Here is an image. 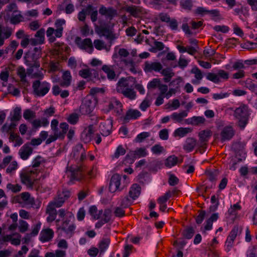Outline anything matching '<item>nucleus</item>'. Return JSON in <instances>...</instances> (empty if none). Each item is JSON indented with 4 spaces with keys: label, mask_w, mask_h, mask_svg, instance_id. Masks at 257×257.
Wrapping results in <instances>:
<instances>
[{
    "label": "nucleus",
    "mask_w": 257,
    "mask_h": 257,
    "mask_svg": "<svg viewBox=\"0 0 257 257\" xmlns=\"http://www.w3.org/2000/svg\"><path fill=\"white\" fill-rule=\"evenodd\" d=\"M87 155L85 150L81 153L79 160V166L76 167H70L68 171L70 172V177L71 180L80 181L83 179L86 175V167L84 161L86 160Z\"/></svg>",
    "instance_id": "f257e3e1"
},
{
    "label": "nucleus",
    "mask_w": 257,
    "mask_h": 257,
    "mask_svg": "<svg viewBox=\"0 0 257 257\" xmlns=\"http://www.w3.org/2000/svg\"><path fill=\"white\" fill-rule=\"evenodd\" d=\"M233 116L238 120V125L243 130L248 123L249 111L247 104L241 103L234 110Z\"/></svg>",
    "instance_id": "f03ea898"
},
{
    "label": "nucleus",
    "mask_w": 257,
    "mask_h": 257,
    "mask_svg": "<svg viewBox=\"0 0 257 257\" xmlns=\"http://www.w3.org/2000/svg\"><path fill=\"white\" fill-rule=\"evenodd\" d=\"M122 177L123 180L121 182V176L118 174L116 173L112 176L109 185V190L110 192L121 191L129 184L128 176L124 175Z\"/></svg>",
    "instance_id": "7ed1b4c3"
},
{
    "label": "nucleus",
    "mask_w": 257,
    "mask_h": 257,
    "mask_svg": "<svg viewBox=\"0 0 257 257\" xmlns=\"http://www.w3.org/2000/svg\"><path fill=\"white\" fill-rule=\"evenodd\" d=\"M122 108L123 105L122 103L117 98L113 97L109 99L108 104L106 105L104 110L106 113L111 111L113 115L120 116L123 112Z\"/></svg>",
    "instance_id": "20e7f679"
},
{
    "label": "nucleus",
    "mask_w": 257,
    "mask_h": 257,
    "mask_svg": "<svg viewBox=\"0 0 257 257\" xmlns=\"http://www.w3.org/2000/svg\"><path fill=\"white\" fill-rule=\"evenodd\" d=\"M32 88L34 95L39 97H42L49 92L50 85L49 83L46 81L41 83L40 80H36L33 83Z\"/></svg>",
    "instance_id": "39448f33"
},
{
    "label": "nucleus",
    "mask_w": 257,
    "mask_h": 257,
    "mask_svg": "<svg viewBox=\"0 0 257 257\" xmlns=\"http://www.w3.org/2000/svg\"><path fill=\"white\" fill-rule=\"evenodd\" d=\"M68 126L69 125L66 122L60 123L59 128L61 130L59 132H53L54 135L49 136V138L46 141V144L49 145L52 142H54L58 139L61 140H64L68 130Z\"/></svg>",
    "instance_id": "423d86ee"
},
{
    "label": "nucleus",
    "mask_w": 257,
    "mask_h": 257,
    "mask_svg": "<svg viewBox=\"0 0 257 257\" xmlns=\"http://www.w3.org/2000/svg\"><path fill=\"white\" fill-rule=\"evenodd\" d=\"M37 175V171L32 170L24 171L20 174L21 181L28 188H32Z\"/></svg>",
    "instance_id": "0eeeda50"
},
{
    "label": "nucleus",
    "mask_w": 257,
    "mask_h": 257,
    "mask_svg": "<svg viewBox=\"0 0 257 257\" xmlns=\"http://www.w3.org/2000/svg\"><path fill=\"white\" fill-rule=\"evenodd\" d=\"M40 57H37L30 52L26 53L25 55V60L26 64L30 67L28 71L33 70L34 68H38L40 66L39 59Z\"/></svg>",
    "instance_id": "6e6552de"
},
{
    "label": "nucleus",
    "mask_w": 257,
    "mask_h": 257,
    "mask_svg": "<svg viewBox=\"0 0 257 257\" xmlns=\"http://www.w3.org/2000/svg\"><path fill=\"white\" fill-rule=\"evenodd\" d=\"M71 218H73V216L71 213H68L67 217L64 218V220L61 225V229L69 235L72 236L76 228V226L73 224H70Z\"/></svg>",
    "instance_id": "1a4fd4ad"
},
{
    "label": "nucleus",
    "mask_w": 257,
    "mask_h": 257,
    "mask_svg": "<svg viewBox=\"0 0 257 257\" xmlns=\"http://www.w3.org/2000/svg\"><path fill=\"white\" fill-rule=\"evenodd\" d=\"M79 75L88 82L95 83L100 80L98 72L96 71L92 72L89 68L82 69L79 71Z\"/></svg>",
    "instance_id": "9d476101"
},
{
    "label": "nucleus",
    "mask_w": 257,
    "mask_h": 257,
    "mask_svg": "<svg viewBox=\"0 0 257 257\" xmlns=\"http://www.w3.org/2000/svg\"><path fill=\"white\" fill-rule=\"evenodd\" d=\"M75 43L80 49L85 50L89 53H91L93 50L92 42L90 38H85L82 40L80 37H77Z\"/></svg>",
    "instance_id": "9b49d317"
},
{
    "label": "nucleus",
    "mask_w": 257,
    "mask_h": 257,
    "mask_svg": "<svg viewBox=\"0 0 257 257\" xmlns=\"http://www.w3.org/2000/svg\"><path fill=\"white\" fill-rule=\"evenodd\" d=\"M112 122L111 118H108L100 123L99 130L102 136L107 137L111 133Z\"/></svg>",
    "instance_id": "f8f14e48"
},
{
    "label": "nucleus",
    "mask_w": 257,
    "mask_h": 257,
    "mask_svg": "<svg viewBox=\"0 0 257 257\" xmlns=\"http://www.w3.org/2000/svg\"><path fill=\"white\" fill-rule=\"evenodd\" d=\"M163 66L161 63L149 61L145 62L143 67V70L146 73L160 72Z\"/></svg>",
    "instance_id": "ddd939ff"
},
{
    "label": "nucleus",
    "mask_w": 257,
    "mask_h": 257,
    "mask_svg": "<svg viewBox=\"0 0 257 257\" xmlns=\"http://www.w3.org/2000/svg\"><path fill=\"white\" fill-rule=\"evenodd\" d=\"M235 135V131L232 126H226L221 130L220 136L221 142L231 140Z\"/></svg>",
    "instance_id": "4468645a"
},
{
    "label": "nucleus",
    "mask_w": 257,
    "mask_h": 257,
    "mask_svg": "<svg viewBox=\"0 0 257 257\" xmlns=\"http://www.w3.org/2000/svg\"><path fill=\"white\" fill-rule=\"evenodd\" d=\"M94 134V126L92 124H90L83 130L81 138L85 143H87L93 140Z\"/></svg>",
    "instance_id": "2eb2a0df"
},
{
    "label": "nucleus",
    "mask_w": 257,
    "mask_h": 257,
    "mask_svg": "<svg viewBox=\"0 0 257 257\" xmlns=\"http://www.w3.org/2000/svg\"><path fill=\"white\" fill-rule=\"evenodd\" d=\"M212 136V132L210 130H204L199 133L198 137L201 146L199 148V151L201 152L202 149L205 146Z\"/></svg>",
    "instance_id": "dca6fc26"
},
{
    "label": "nucleus",
    "mask_w": 257,
    "mask_h": 257,
    "mask_svg": "<svg viewBox=\"0 0 257 257\" xmlns=\"http://www.w3.org/2000/svg\"><path fill=\"white\" fill-rule=\"evenodd\" d=\"M93 109L92 102L90 100H86L82 102L80 105L79 111L81 115H89L92 112Z\"/></svg>",
    "instance_id": "f3484780"
},
{
    "label": "nucleus",
    "mask_w": 257,
    "mask_h": 257,
    "mask_svg": "<svg viewBox=\"0 0 257 257\" xmlns=\"http://www.w3.org/2000/svg\"><path fill=\"white\" fill-rule=\"evenodd\" d=\"M33 151V148L30 146V144L27 143L21 148L19 151V154L22 159L26 160L32 154Z\"/></svg>",
    "instance_id": "a211bd4d"
},
{
    "label": "nucleus",
    "mask_w": 257,
    "mask_h": 257,
    "mask_svg": "<svg viewBox=\"0 0 257 257\" xmlns=\"http://www.w3.org/2000/svg\"><path fill=\"white\" fill-rule=\"evenodd\" d=\"M102 70L106 74L107 78L109 81H116L117 76L114 71L113 66L103 65L101 68Z\"/></svg>",
    "instance_id": "6ab92c4d"
},
{
    "label": "nucleus",
    "mask_w": 257,
    "mask_h": 257,
    "mask_svg": "<svg viewBox=\"0 0 257 257\" xmlns=\"http://www.w3.org/2000/svg\"><path fill=\"white\" fill-rule=\"evenodd\" d=\"M54 231L52 229H43L40 234V240L42 242L50 241L54 237Z\"/></svg>",
    "instance_id": "aec40b11"
},
{
    "label": "nucleus",
    "mask_w": 257,
    "mask_h": 257,
    "mask_svg": "<svg viewBox=\"0 0 257 257\" xmlns=\"http://www.w3.org/2000/svg\"><path fill=\"white\" fill-rule=\"evenodd\" d=\"M197 145V140L191 137L187 138L183 145V148L187 153H190L195 149Z\"/></svg>",
    "instance_id": "412c9836"
},
{
    "label": "nucleus",
    "mask_w": 257,
    "mask_h": 257,
    "mask_svg": "<svg viewBox=\"0 0 257 257\" xmlns=\"http://www.w3.org/2000/svg\"><path fill=\"white\" fill-rule=\"evenodd\" d=\"M141 115V113L138 110L130 109L126 111L123 117V122H128L131 119H137Z\"/></svg>",
    "instance_id": "4be33fe9"
},
{
    "label": "nucleus",
    "mask_w": 257,
    "mask_h": 257,
    "mask_svg": "<svg viewBox=\"0 0 257 257\" xmlns=\"http://www.w3.org/2000/svg\"><path fill=\"white\" fill-rule=\"evenodd\" d=\"M141 187L137 184H133L128 192L129 197L132 200L136 199L140 195Z\"/></svg>",
    "instance_id": "5701e85b"
},
{
    "label": "nucleus",
    "mask_w": 257,
    "mask_h": 257,
    "mask_svg": "<svg viewBox=\"0 0 257 257\" xmlns=\"http://www.w3.org/2000/svg\"><path fill=\"white\" fill-rule=\"evenodd\" d=\"M179 5L181 9L186 12H191L194 6L193 0H180Z\"/></svg>",
    "instance_id": "b1692460"
},
{
    "label": "nucleus",
    "mask_w": 257,
    "mask_h": 257,
    "mask_svg": "<svg viewBox=\"0 0 257 257\" xmlns=\"http://www.w3.org/2000/svg\"><path fill=\"white\" fill-rule=\"evenodd\" d=\"M188 112L186 110H183L180 113L174 112L171 115V118L174 121V122L181 123L183 118L187 116Z\"/></svg>",
    "instance_id": "393cba45"
},
{
    "label": "nucleus",
    "mask_w": 257,
    "mask_h": 257,
    "mask_svg": "<svg viewBox=\"0 0 257 257\" xmlns=\"http://www.w3.org/2000/svg\"><path fill=\"white\" fill-rule=\"evenodd\" d=\"M68 197L69 196L67 195L66 193L63 192L62 194H59L57 197L53 201H52V202L56 207L59 208L63 205Z\"/></svg>",
    "instance_id": "a878e982"
},
{
    "label": "nucleus",
    "mask_w": 257,
    "mask_h": 257,
    "mask_svg": "<svg viewBox=\"0 0 257 257\" xmlns=\"http://www.w3.org/2000/svg\"><path fill=\"white\" fill-rule=\"evenodd\" d=\"M65 21L64 20L59 19L55 23V26L56 29L55 30L54 34L56 37L60 38L62 36L63 28L62 25L64 24Z\"/></svg>",
    "instance_id": "bb28decb"
},
{
    "label": "nucleus",
    "mask_w": 257,
    "mask_h": 257,
    "mask_svg": "<svg viewBox=\"0 0 257 257\" xmlns=\"http://www.w3.org/2000/svg\"><path fill=\"white\" fill-rule=\"evenodd\" d=\"M161 73L164 76L163 78L165 82H169L171 78L174 76L175 73L170 68L163 69L160 71Z\"/></svg>",
    "instance_id": "cd10ccee"
},
{
    "label": "nucleus",
    "mask_w": 257,
    "mask_h": 257,
    "mask_svg": "<svg viewBox=\"0 0 257 257\" xmlns=\"http://www.w3.org/2000/svg\"><path fill=\"white\" fill-rule=\"evenodd\" d=\"M119 93L123 94V95L129 98L131 100H134L136 97V93L132 88H127L125 89H119Z\"/></svg>",
    "instance_id": "c85d7f7f"
},
{
    "label": "nucleus",
    "mask_w": 257,
    "mask_h": 257,
    "mask_svg": "<svg viewBox=\"0 0 257 257\" xmlns=\"http://www.w3.org/2000/svg\"><path fill=\"white\" fill-rule=\"evenodd\" d=\"M63 81L61 82L60 85L63 87H68L70 85L72 76L70 71H65L62 75Z\"/></svg>",
    "instance_id": "c756f323"
},
{
    "label": "nucleus",
    "mask_w": 257,
    "mask_h": 257,
    "mask_svg": "<svg viewBox=\"0 0 257 257\" xmlns=\"http://www.w3.org/2000/svg\"><path fill=\"white\" fill-rule=\"evenodd\" d=\"M177 48L181 53L187 52L190 55H194L197 52L196 49L194 47L191 46L185 47L182 45H178L177 46Z\"/></svg>",
    "instance_id": "7c9ffc66"
},
{
    "label": "nucleus",
    "mask_w": 257,
    "mask_h": 257,
    "mask_svg": "<svg viewBox=\"0 0 257 257\" xmlns=\"http://www.w3.org/2000/svg\"><path fill=\"white\" fill-rule=\"evenodd\" d=\"M126 11L133 16L134 17H137L139 14L142 13L141 9L139 7L136 6H128L126 8Z\"/></svg>",
    "instance_id": "2f4dec72"
},
{
    "label": "nucleus",
    "mask_w": 257,
    "mask_h": 257,
    "mask_svg": "<svg viewBox=\"0 0 257 257\" xmlns=\"http://www.w3.org/2000/svg\"><path fill=\"white\" fill-rule=\"evenodd\" d=\"M195 233V230L192 226L186 227L182 232V235L184 238L190 239H191Z\"/></svg>",
    "instance_id": "473e14b6"
},
{
    "label": "nucleus",
    "mask_w": 257,
    "mask_h": 257,
    "mask_svg": "<svg viewBox=\"0 0 257 257\" xmlns=\"http://www.w3.org/2000/svg\"><path fill=\"white\" fill-rule=\"evenodd\" d=\"M205 174L207 176L208 179L211 181H214L217 179V176L219 174V172L215 169H208L205 171Z\"/></svg>",
    "instance_id": "72a5a7b5"
},
{
    "label": "nucleus",
    "mask_w": 257,
    "mask_h": 257,
    "mask_svg": "<svg viewBox=\"0 0 257 257\" xmlns=\"http://www.w3.org/2000/svg\"><path fill=\"white\" fill-rule=\"evenodd\" d=\"M111 211L109 209H105L102 210V213L99 219L103 220L104 222L108 223L110 221L111 218Z\"/></svg>",
    "instance_id": "f704fd0d"
},
{
    "label": "nucleus",
    "mask_w": 257,
    "mask_h": 257,
    "mask_svg": "<svg viewBox=\"0 0 257 257\" xmlns=\"http://www.w3.org/2000/svg\"><path fill=\"white\" fill-rule=\"evenodd\" d=\"M241 230L242 229L239 228L238 226L235 225L230 231L227 237L235 240L236 236L241 233Z\"/></svg>",
    "instance_id": "c9c22d12"
},
{
    "label": "nucleus",
    "mask_w": 257,
    "mask_h": 257,
    "mask_svg": "<svg viewBox=\"0 0 257 257\" xmlns=\"http://www.w3.org/2000/svg\"><path fill=\"white\" fill-rule=\"evenodd\" d=\"M245 86L252 92H257V83H253L252 80L247 78L244 81Z\"/></svg>",
    "instance_id": "e433bc0d"
},
{
    "label": "nucleus",
    "mask_w": 257,
    "mask_h": 257,
    "mask_svg": "<svg viewBox=\"0 0 257 257\" xmlns=\"http://www.w3.org/2000/svg\"><path fill=\"white\" fill-rule=\"evenodd\" d=\"M89 212L95 219H98L100 218L102 213V209L99 210L98 212L97 208L95 206H91L89 208Z\"/></svg>",
    "instance_id": "4c0bfd02"
},
{
    "label": "nucleus",
    "mask_w": 257,
    "mask_h": 257,
    "mask_svg": "<svg viewBox=\"0 0 257 257\" xmlns=\"http://www.w3.org/2000/svg\"><path fill=\"white\" fill-rule=\"evenodd\" d=\"M178 161V157L173 155L169 157L165 161V165L167 167L171 168L175 166Z\"/></svg>",
    "instance_id": "58836bf2"
},
{
    "label": "nucleus",
    "mask_w": 257,
    "mask_h": 257,
    "mask_svg": "<svg viewBox=\"0 0 257 257\" xmlns=\"http://www.w3.org/2000/svg\"><path fill=\"white\" fill-rule=\"evenodd\" d=\"M116 87V91L117 92H119V89H122L124 90L127 88H128L129 84L128 81L124 78H121L117 82Z\"/></svg>",
    "instance_id": "ea45409f"
},
{
    "label": "nucleus",
    "mask_w": 257,
    "mask_h": 257,
    "mask_svg": "<svg viewBox=\"0 0 257 257\" xmlns=\"http://www.w3.org/2000/svg\"><path fill=\"white\" fill-rule=\"evenodd\" d=\"M21 117V108L17 107L14 109L13 114L11 118V120L12 121H17L20 120Z\"/></svg>",
    "instance_id": "a19ab883"
},
{
    "label": "nucleus",
    "mask_w": 257,
    "mask_h": 257,
    "mask_svg": "<svg viewBox=\"0 0 257 257\" xmlns=\"http://www.w3.org/2000/svg\"><path fill=\"white\" fill-rule=\"evenodd\" d=\"M190 132V128L187 127H179L177 128L174 133V136L175 137L178 136L180 137H183L185 136Z\"/></svg>",
    "instance_id": "79ce46f5"
},
{
    "label": "nucleus",
    "mask_w": 257,
    "mask_h": 257,
    "mask_svg": "<svg viewBox=\"0 0 257 257\" xmlns=\"http://www.w3.org/2000/svg\"><path fill=\"white\" fill-rule=\"evenodd\" d=\"M133 203V200L127 196L121 199L119 203V206L123 208H126L130 206Z\"/></svg>",
    "instance_id": "37998d69"
},
{
    "label": "nucleus",
    "mask_w": 257,
    "mask_h": 257,
    "mask_svg": "<svg viewBox=\"0 0 257 257\" xmlns=\"http://www.w3.org/2000/svg\"><path fill=\"white\" fill-rule=\"evenodd\" d=\"M110 242V240L109 238H103L102 240L99 242V248L101 252H104L108 247Z\"/></svg>",
    "instance_id": "c03bdc74"
},
{
    "label": "nucleus",
    "mask_w": 257,
    "mask_h": 257,
    "mask_svg": "<svg viewBox=\"0 0 257 257\" xmlns=\"http://www.w3.org/2000/svg\"><path fill=\"white\" fill-rule=\"evenodd\" d=\"M125 152L126 151L123 146L122 145H119L117 147L113 155L112 156V158L117 159L120 156L124 155L125 154Z\"/></svg>",
    "instance_id": "a18cd8bd"
},
{
    "label": "nucleus",
    "mask_w": 257,
    "mask_h": 257,
    "mask_svg": "<svg viewBox=\"0 0 257 257\" xmlns=\"http://www.w3.org/2000/svg\"><path fill=\"white\" fill-rule=\"evenodd\" d=\"M206 79L216 84H218L221 81L219 78H218V75L217 74H215L211 72H209L207 73L206 75Z\"/></svg>",
    "instance_id": "49530a36"
},
{
    "label": "nucleus",
    "mask_w": 257,
    "mask_h": 257,
    "mask_svg": "<svg viewBox=\"0 0 257 257\" xmlns=\"http://www.w3.org/2000/svg\"><path fill=\"white\" fill-rule=\"evenodd\" d=\"M23 117L26 120H30L36 117V113L30 109H27L24 111Z\"/></svg>",
    "instance_id": "de8ad7c7"
},
{
    "label": "nucleus",
    "mask_w": 257,
    "mask_h": 257,
    "mask_svg": "<svg viewBox=\"0 0 257 257\" xmlns=\"http://www.w3.org/2000/svg\"><path fill=\"white\" fill-rule=\"evenodd\" d=\"M205 119L203 116H193L191 118L190 123L195 125H198L200 124L204 123Z\"/></svg>",
    "instance_id": "09e8293b"
},
{
    "label": "nucleus",
    "mask_w": 257,
    "mask_h": 257,
    "mask_svg": "<svg viewBox=\"0 0 257 257\" xmlns=\"http://www.w3.org/2000/svg\"><path fill=\"white\" fill-rule=\"evenodd\" d=\"M171 197L170 190L166 192L164 195L160 196L158 199V203L161 204H166V202Z\"/></svg>",
    "instance_id": "8fccbe9b"
},
{
    "label": "nucleus",
    "mask_w": 257,
    "mask_h": 257,
    "mask_svg": "<svg viewBox=\"0 0 257 257\" xmlns=\"http://www.w3.org/2000/svg\"><path fill=\"white\" fill-rule=\"evenodd\" d=\"M150 135V133L144 132L138 134L135 139L136 143H142L145 139L149 137Z\"/></svg>",
    "instance_id": "3c124183"
},
{
    "label": "nucleus",
    "mask_w": 257,
    "mask_h": 257,
    "mask_svg": "<svg viewBox=\"0 0 257 257\" xmlns=\"http://www.w3.org/2000/svg\"><path fill=\"white\" fill-rule=\"evenodd\" d=\"M183 79L181 77H178L177 78L172 80L170 85L174 87L175 91H178L180 88V84L182 82Z\"/></svg>",
    "instance_id": "603ef678"
},
{
    "label": "nucleus",
    "mask_w": 257,
    "mask_h": 257,
    "mask_svg": "<svg viewBox=\"0 0 257 257\" xmlns=\"http://www.w3.org/2000/svg\"><path fill=\"white\" fill-rule=\"evenodd\" d=\"M161 83V81L158 78H154L152 81L149 82L147 85V88L148 89H155L159 87Z\"/></svg>",
    "instance_id": "864d4df0"
},
{
    "label": "nucleus",
    "mask_w": 257,
    "mask_h": 257,
    "mask_svg": "<svg viewBox=\"0 0 257 257\" xmlns=\"http://www.w3.org/2000/svg\"><path fill=\"white\" fill-rule=\"evenodd\" d=\"M79 120V115L76 113L70 114L67 118V121L71 124H76Z\"/></svg>",
    "instance_id": "5fc2aeb1"
},
{
    "label": "nucleus",
    "mask_w": 257,
    "mask_h": 257,
    "mask_svg": "<svg viewBox=\"0 0 257 257\" xmlns=\"http://www.w3.org/2000/svg\"><path fill=\"white\" fill-rule=\"evenodd\" d=\"M41 201L39 200H35L34 197H31L26 204L35 208H39L41 206Z\"/></svg>",
    "instance_id": "6e6d98bb"
},
{
    "label": "nucleus",
    "mask_w": 257,
    "mask_h": 257,
    "mask_svg": "<svg viewBox=\"0 0 257 257\" xmlns=\"http://www.w3.org/2000/svg\"><path fill=\"white\" fill-rule=\"evenodd\" d=\"M234 240L227 237L224 244V250L227 252L231 250L234 246Z\"/></svg>",
    "instance_id": "4d7b16f0"
},
{
    "label": "nucleus",
    "mask_w": 257,
    "mask_h": 257,
    "mask_svg": "<svg viewBox=\"0 0 257 257\" xmlns=\"http://www.w3.org/2000/svg\"><path fill=\"white\" fill-rule=\"evenodd\" d=\"M136 157L139 158L146 157L148 155L147 151L145 148H137L134 152Z\"/></svg>",
    "instance_id": "13d9d810"
},
{
    "label": "nucleus",
    "mask_w": 257,
    "mask_h": 257,
    "mask_svg": "<svg viewBox=\"0 0 257 257\" xmlns=\"http://www.w3.org/2000/svg\"><path fill=\"white\" fill-rule=\"evenodd\" d=\"M198 213H199V214L196 217L195 220H196V222L197 224H201L203 222V221L204 219L205 216L206 212H205V211H204V210H199L198 211Z\"/></svg>",
    "instance_id": "bf43d9fd"
},
{
    "label": "nucleus",
    "mask_w": 257,
    "mask_h": 257,
    "mask_svg": "<svg viewBox=\"0 0 257 257\" xmlns=\"http://www.w3.org/2000/svg\"><path fill=\"white\" fill-rule=\"evenodd\" d=\"M23 18L22 15L21 14L14 15L11 17L10 22L12 24L16 25L22 22Z\"/></svg>",
    "instance_id": "052dcab7"
},
{
    "label": "nucleus",
    "mask_w": 257,
    "mask_h": 257,
    "mask_svg": "<svg viewBox=\"0 0 257 257\" xmlns=\"http://www.w3.org/2000/svg\"><path fill=\"white\" fill-rule=\"evenodd\" d=\"M19 231L21 233L25 232L28 229V223L23 220H20L19 221Z\"/></svg>",
    "instance_id": "680f3d73"
},
{
    "label": "nucleus",
    "mask_w": 257,
    "mask_h": 257,
    "mask_svg": "<svg viewBox=\"0 0 257 257\" xmlns=\"http://www.w3.org/2000/svg\"><path fill=\"white\" fill-rule=\"evenodd\" d=\"M35 37L38 39L40 42H45V30L43 28L38 30L35 35Z\"/></svg>",
    "instance_id": "e2e57ef3"
},
{
    "label": "nucleus",
    "mask_w": 257,
    "mask_h": 257,
    "mask_svg": "<svg viewBox=\"0 0 257 257\" xmlns=\"http://www.w3.org/2000/svg\"><path fill=\"white\" fill-rule=\"evenodd\" d=\"M7 187L8 189L11 190L14 193H17L21 190L22 187L19 184H12L9 183L7 184Z\"/></svg>",
    "instance_id": "0e129e2a"
},
{
    "label": "nucleus",
    "mask_w": 257,
    "mask_h": 257,
    "mask_svg": "<svg viewBox=\"0 0 257 257\" xmlns=\"http://www.w3.org/2000/svg\"><path fill=\"white\" fill-rule=\"evenodd\" d=\"M209 251L208 255L212 254L214 257H219L221 254L220 251L215 249V247L213 244L210 245L209 248Z\"/></svg>",
    "instance_id": "69168bd1"
},
{
    "label": "nucleus",
    "mask_w": 257,
    "mask_h": 257,
    "mask_svg": "<svg viewBox=\"0 0 257 257\" xmlns=\"http://www.w3.org/2000/svg\"><path fill=\"white\" fill-rule=\"evenodd\" d=\"M164 150V148L160 145L156 144L153 146L151 148V151L152 153L156 155L160 154Z\"/></svg>",
    "instance_id": "338daca9"
},
{
    "label": "nucleus",
    "mask_w": 257,
    "mask_h": 257,
    "mask_svg": "<svg viewBox=\"0 0 257 257\" xmlns=\"http://www.w3.org/2000/svg\"><path fill=\"white\" fill-rule=\"evenodd\" d=\"M256 248L254 246L250 247L246 251V257H257Z\"/></svg>",
    "instance_id": "774afa93"
}]
</instances>
